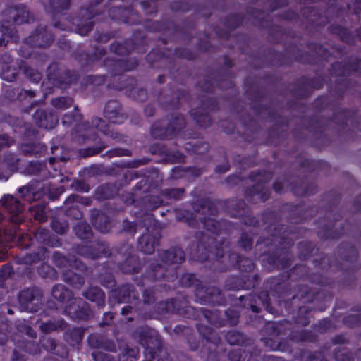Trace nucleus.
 Returning a JSON list of instances; mask_svg holds the SVG:
<instances>
[{
    "label": "nucleus",
    "mask_w": 361,
    "mask_h": 361,
    "mask_svg": "<svg viewBox=\"0 0 361 361\" xmlns=\"http://www.w3.org/2000/svg\"><path fill=\"white\" fill-rule=\"evenodd\" d=\"M23 72L25 75L34 82H38L41 79L40 73L31 67L24 66Z\"/></svg>",
    "instance_id": "obj_40"
},
{
    "label": "nucleus",
    "mask_w": 361,
    "mask_h": 361,
    "mask_svg": "<svg viewBox=\"0 0 361 361\" xmlns=\"http://www.w3.org/2000/svg\"><path fill=\"white\" fill-rule=\"evenodd\" d=\"M201 235H203V238L200 241L199 244L197 245V254L196 255H194L193 257H196L197 259L200 261H205L209 257L208 250L204 245L205 243H207V241L205 240V238L209 239V238L203 233H201Z\"/></svg>",
    "instance_id": "obj_32"
},
{
    "label": "nucleus",
    "mask_w": 361,
    "mask_h": 361,
    "mask_svg": "<svg viewBox=\"0 0 361 361\" xmlns=\"http://www.w3.org/2000/svg\"><path fill=\"white\" fill-rule=\"evenodd\" d=\"M66 326V323L62 319L56 321H48L42 322L39 325L40 329L46 334H49L54 331L63 330Z\"/></svg>",
    "instance_id": "obj_29"
},
{
    "label": "nucleus",
    "mask_w": 361,
    "mask_h": 361,
    "mask_svg": "<svg viewBox=\"0 0 361 361\" xmlns=\"http://www.w3.org/2000/svg\"><path fill=\"white\" fill-rule=\"evenodd\" d=\"M100 348H103V349L110 351V352H116V347L115 343L112 341L105 339L104 338H103Z\"/></svg>",
    "instance_id": "obj_56"
},
{
    "label": "nucleus",
    "mask_w": 361,
    "mask_h": 361,
    "mask_svg": "<svg viewBox=\"0 0 361 361\" xmlns=\"http://www.w3.org/2000/svg\"><path fill=\"white\" fill-rule=\"evenodd\" d=\"M198 331L203 336L207 339H210V335L212 334V329L209 327L204 326L203 324L197 325Z\"/></svg>",
    "instance_id": "obj_58"
},
{
    "label": "nucleus",
    "mask_w": 361,
    "mask_h": 361,
    "mask_svg": "<svg viewBox=\"0 0 361 361\" xmlns=\"http://www.w3.org/2000/svg\"><path fill=\"white\" fill-rule=\"evenodd\" d=\"M66 341L71 345L78 343L82 340V334L79 330L74 329L67 333L66 335Z\"/></svg>",
    "instance_id": "obj_43"
},
{
    "label": "nucleus",
    "mask_w": 361,
    "mask_h": 361,
    "mask_svg": "<svg viewBox=\"0 0 361 361\" xmlns=\"http://www.w3.org/2000/svg\"><path fill=\"white\" fill-rule=\"evenodd\" d=\"M35 238L40 243L50 245V233L44 228L40 227L35 232Z\"/></svg>",
    "instance_id": "obj_36"
},
{
    "label": "nucleus",
    "mask_w": 361,
    "mask_h": 361,
    "mask_svg": "<svg viewBox=\"0 0 361 361\" xmlns=\"http://www.w3.org/2000/svg\"><path fill=\"white\" fill-rule=\"evenodd\" d=\"M3 13L8 24L21 25L29 23L32 18L27 8L22 4L8 8Z\"/></svg>",
    "instance_id": "obj_9"
},
{
    "label": "nucleus",
    "mask_w": 361,
    "mask_h": 361,
    "mask_svg": "<svg viewBox=\"0 0 361 361\" xmlns=\"http://www.w3.org/2000/svg\"><path fill=\"white\" fill-rule=\"evenodd\" d=\"M3 160L5 169H11L17 163V159L12 154H6Z\"/></svg>",
    "instance_id": "obj_54"
},
{
    "label": "nucleus",
    "mask_w": 361,
    "mask_h": 361,
    "mask_svg": "<svg viewBox=\"0 0 361 361\" xmlns=\"http://www.w3.org/2000/svg\"><path fill=\"white\" fill-rule=\"evenodd\" d=\"M228 209L231 215L235 217H242L248 212V208L241 200H233L229 202Z\"/></svg>",
    "instance_id": "obj_25"
},
{
    "label": "nucleus",
    "mask_w": 361,
    "mask_h": 361,
    "mask_svg": "<svg viewBox=\"0 0 361 361\" xmlns=\"http://www.w3.org/2000/svg\"><path fill=\"white\" fill-rule=\"evenodd\" d=\"M113 295L118 302H132L138 298V292L130 284H125L120 286L117 290L114 291Z\"/></svg>",
    "instance_id": "obj_15"
},
{
    "label": "nucleus",
    "mask_w": 361,
    "mask_h": 361,
    "mask_svg": "<svg viewBox=\"0 0 361 361\" xmlns=\"http://www.w3.org/2000/svg\"><path fill=\"white\" fill-rule=\"evenodd\" d=\"M49 3L55 11H60L68 8L70 0H49Z\"/></svg>",
    "instance_id": "obj_42"
},
{
    "label": "nucleus",
    "mask_w": 361,
    "mask_h": 361,
    "mask_svg": "<svg viewBox=\"0 0 361 361\" xmlns=\"http://www.w3.org/2000/svg\"><path fill=\"white\" fill-rule=\"evenodd\" d=\"M82 200V199L77 195H70L64 202L66 207V215L75 219H81L82 217V213L80 210L78 203L85 204V202Z\"/></svg>",
    "instance_id": "obj_17"
},
{
    "label": "nucleus",
    "mask_w": 361,
    "mask_h": 361,
    "mask_svg": "<svg viewBox=\"0 0 361 361\" xmlns=\"http://www.w3.org/2000/svg\"><path fill=\"white\" fill-rule=\"evenodd\" d=\"M30 212L36 220H38L41 222L45 221L47 220L44 212V207L43 206L37 205L35 207H32L30 208Z\"/></svg>",
    "instance_id": "obj_41"
},
{
    "label": "nucleus",
    "mask_w": 361,
    "mask_h": 361,
    "mask_svg": "<svg viewBox=\"0 0 361 361\" xmlns=\"http://www.w3.org/2000/svg\"><path fill=\"white\" fill-rule=\"evenodd\" d=\"M92 357L95 361H114L110 355L99 351L93 352Z\"/></svg>",
    "instance_id": "obj_55"
},
{
    "label": "nucleus",
    "mask_w": 361,
    "mask_h": 361,
    "mask_svg": "<svg viewBox=\"0 0 361 361\" xmlns=\"http://www.w3.org/2000/svg\"><path fill=\"white\" fill-rule=\"evenodd\" d=\"M51 228L56 233L62 235L68 230V224L66 221L54 219L51 221Z\"/></svg>",
    "instance_id": "obj_39"
},
{
    "label": "nucleus",
    "mask_w": 361,
    "mask_h": 361,
    "mask_svg": "<svg viewBox=\"0 0 361 361\" xmlns=\"http://www.w3.org/2000/svg\"><path fill=\"white\" fill-rule=\"evenodd\" d=\"M73 229L75 235L80 239H89L92 235L90 226L85 222H79Z\"/></svg>",
    "instance_id": "obj_30"
},
{
    "label": "nucleus",
    "mask_w": 361,
    "mask_h": 361,
    "mask_svg": "<svg viewBox=\"0 0 361 361\" xmlns=\"http://www.w3.org/2000/svg\"><path fill=\"white\" fill-rule=\"evenodd\" d=\"M143 300L145 303H150L154 301V295L152 291L145 290L143 292Z\"/></svg>",
    "instance_id": "obj_63"
},
{
    "label": "nucleus",
    "mask_w": 361,
    "mask_h": 361,
    "mask_svg": "<svg viewBox=\"0 0 361 361\" xmlns=\"http://www.w3.org/2000/svg\"><path fill=\"white\" fill-rule=\"evenodd\" d=\"M183 188H171V189H165L163 190V194L166 196L169 199H172L174 200H178L182 198L184 194Z\"/></svg>",
    "instance_id": "obj_38"
},
{
    "label": "nucleus",
    "mask_w": 361,
    "mask_h": 361,
    "mask_svg": "<svg viewBox=\"0 0 361 361\" xmlns=\"http://www.w3.org/2000/svg\"><path fill=\"white\" fill-rule=\"evenodd\" d=\"M100 283L106 287H113L115 285L114 278L111 274H108L106 276H104L101 275L99 276Z\"/></svg>",
    "instance_id": "obj_53"
},
{
    "label": "nucleus",
    "mask_w": 361,
    "mask_h": 361,
    "mask_svg": "<svg viewBox=\"0 0 361 361\" xmlns=\"http://www.w3.org/2000/svg\"><path fill=\"white\" fill-rule=\"evenodd\" d=\"M159 257L165 265L180 264L185 260V255L183 250L176 247L160 251Z\"/></svg>",
    "instance_id": "obj_13"
},
{
    "label": "nucleus",
    "mask_w": 361,
    "mask_h": 361,
    "mask_svg": "<svg viewBox=\"0 0 361 361\" xmlns=\"http://www.w3.org/2000/svg\"><path fill=\"white\" fill-rule=\"evenodd\" d=\"M106 155L109 157H114V156H126L129 155L128 150L123 149H116L111 151H109L106 153Z\"/></svg>",
    "instance_id": "obj_59"
},
{
    "label": "nucleus",
    "mask_w": 361,
    "mask_h": 361,
    "mask_svg": "<svg viewBox=\"0 0 361 361\" xmlns=\"http://www.w3.org/2000/svg\"><path fill=\"white\" fill-rule=\"evenodd\" d=\"M33 118L37 126L46 129H52L58 123V118L55 115L43 109L37 110Z\"/></svg>",
    "instance_id": "obj_14"
},
{
    "label": "nucleus",
    "mask_w": 361,
    "mask_h": 361,
    "mask_svg": "<svg viewBox=\"0 0 361 361\" xmlns=\"http://www.w3.org/2000/svg\"><path fill=\"white\" fill-rule=\"evenodd\" d=\"M161 230L157 226L147 228V231L138 240L139 249L145 254H152L161 239Z\"/></svg>",
    "instance_id": "obj_7"
},
{
    "label": "nucleus",
    "mask_w": 361,
    "mask_h": 361,
    "mask_svg": "<svg viewBox=\"0 0 361 361\" xmlns=\"http://www.w3.org/2000/svg\"><path fill=\"white\" fill-rule=\"evenodd\" d=\"M195 214H191L194 221H200L203 227L212 233L220 231V224L212 216L217 213L214 202L209 200H200L193 204Z\"/></svg>",
    "instance_id": "obj_1"
},
{
    "label": "nucleus",
    "mask_w": 361,
    "mask_h": 361,
    "mask_svg": "<svg viewBox=\"0 0 361 361\" xmlns=\"http://www.w3.org/2000/svg\"><path fill=\"white\" fill-rule=\"evenodd\" d=\"M75 252L80 256L90 259H95L102 255H109V247L104 243L93 242L90 245H81L77 246Z\"/></svg>",
    "instance_id": "obj_10"
},
{
    "label": "nucleus",
    "mask_w": 361,
    "mask_h": 361,
    "mask_svg": "<svg viewBox=\"0 0 361 361\" xmlns=\"http://www.w3.org/2000/svg\"><path fill=\"white\" fill-rule=\"evenodd\" d=\"M105 117L111 122L119 123L124 119L121 114V107L118 102L116 100L109 101L104 109Z\"/></svg>",
    "instance_id": "obj_18"
},
{
    "label": "nucleus",
    "mask_w": 361,
    "mask_h": 361,
    "mask_svg": "<svg viewBox=\"0 0 361 361\" xmlns=\"http://www.w3.org/2000/svg\"><path fill=\"white\" fill-rule=\"evenodd\" d=\"M54 40L51 34L46 30L44 26L39 25L27 39L26 43L32 47H45Z\"/></svg>",
    "instance_id": "obj_11"
},
{
    "label": "nucleus",
    "mask_w": 361,
    "mask_h": 361,
    "mask_svg": "<svg viewBox=\"0 0 361 361\" xmlns=\"http://www.w3.org/2000/svg\"><path fill=\"white\" fill-rule=\"evenodd\" d=\"M141 344L143 346H145L146 348L149 349V352L147 353V354H149V355L150 361H153V360L154 359V353L152 350L149 340H146L145 342L142 341Z\"/></svg>",
    "instance_id": "obj_64"
},
{
    "label": "nucleus",
    "mask_w": 361,
    "mask_h": 361,
    "mask_svg": "<svg viewBox=\"0 0 361 361\" xmlns=\"http://www.w3.org/2000/svg\"><path fill=\"white\" fill-rule=\"evenodd\" d=\"M23 61L14 60L9 53L0 54L1 76L8 82L15 80L19 68H22Z\"/></svg>",
    "instance_id": "obj_6"
},
{
    "label": "nucleus",
    "mask_w": 361,
    "mask_h": 361,
    "mask_svg": "<svg viewBox=\"0 0 361 361\" xmlns=\"http://www.w3.org/2000/svg\"><path fill=\"white\" fill-rule=\"evenodd\" d=\"M42 293L36 288H27L19 294L21 307L28 312H36L41 305Z\"/></svg>",
    "instance_id": "obj_8"
},
{
    "label": "nucleus",
    "mask_w": 361,
    "mask_h": 361,
    "mask_svg": "<svg viewBox=\"0 0 361 361\" xmlns=\"http://www.w3.org/2000/svg\"><path fill=\"white\" fill-rule=\"evenodd\" d=\"M234 258L237 259L239 269L242 271L249 272L254 269L255 264L249 258H244L241 257H236L235 255Z\"/></svg>",
    "instance_id": "obj_37"
},
{
    "label": "nucleus",
    "mask_w": 361,
    "mask_h": 361,
    "mask_svg": "<svg viewBox=\"0 0 361 361\" xmlns=\"http://www.w3.org/2000/svg\"><path fill=\"white\" fill-rule=\"evenodd\" d=\"M82 295L87 300L97 303L98 306L104 305V293L98 287H90L82 293Z\"/></svg>",
    "instance_id": "obj_22"
},
{
    "label": "nucleus",
    "mask_w": 361,
    "mask_h": 361,
    "mask_svg": "<svg viewBox=\"0 0 361 361\" xmlns=\"http://www.w3.org/2000/svg\"><path fill=\"white\" fill-rule=\"evenodd\" d=\"M64 312L72 319H88L92 316L89 304L80 298H73L66 305Z\"/></svg>",
    "instance_id": "obj_5"
},
{
    "label": "nucleus",
    "mask_w": 361,
    "mask_h": 361,
    "mask_svg": "<svg viewBox=\"0 0 361 361\" xmlns=\"http://www.w3.org/2000/svg\"><path fill=\"white\" fill-rule=\"evenodd\" d=\"M105 148V145H101L99 147H88L87 149H81L80 151V154L84 157L93 156L100 153Z\"/></svg>",
    "instance_id": "obj_46"
},
{
    "label": "nucleus",
    "mask_w": 361,
    "mask_h": 361,
    "mask_svg": "<svg viewBox=\"0 0 361 361\" xmlns=\"http://www.w3.org/2000/svg\"><path fill=\"white\" fill-rule=\"evenodd\" d=\"M92 224L96 229L103 233L109 232L111 228L109 217L99 212H97V216L93 218Z\"/></svg>",
    "instance_id": "obj_26"
},
{
    "label": "nucleus",
    "mask_w": 361,
    "mask_h": 361,
    "mask_svg": "<svg viewBox=\"0 0 361 361\" xmlns=\"http://www.w3.org/2000/svg\"><path fill=\"white\" fill-rule=\"evenodd\" d=\"M203 316L204 317L205 319L212 324H215L217 322L216 319V317H214V314L212 312H209L206 310H202Z\"/></svg>",
    "instance_id": "obj_60"
},
{
    "label": "nucleus",
    "mask_w": 361,
    "mask_h": 361,
    "mask_svg": "<svg viewBox=\"0 0 361 361\" xmlns=\"http://www.w3.org/2000/svg\"><path fill=\"white\" fill-rule=\"evenodd\" d=\"M253 240L250 234L244 233L242 234L239 243L240 245L245 250H250L252 248Z\"/></svg>",
    "instance_id": "obj_44"
},
{
    "label": "nucleus",
    "mask_w": 361,
    "mask_h": 361,
    "mask_svg": "<svg viewBox=\"0 0 361 361\" xmlns=\"http://www.w3.org/2000/svg\"><path fill=\"white\" fill-rule=\"evenodd\" d=\"M192 116L196 122L202 127H207L211 124V120L207 114H202L200 110L194 109L191 112Z\"/></svg>",
    "instance_id": "obj_34"
},
{
    "label": "nucleus",
    "mask_w": 361,
    "mask_h": 361,
    "mask_svg": "<svg viewBox=\"0 0 361 361\" xmlns=\"http://www.w3.org/2000/svg\"><path fill=\"white\" fill-rule=\"evenodd\" d=\"M96 130L101 131L104 135H108L113 139L118 137V133L109 130L105 121L98 117L94 118L92 120L91 125L89 122H84L77 126V131L79 133V135L82 137L84 139L94 140L96 136Z\"/></svg>",
    "instance_id": "obj_4"
},
{
    "label": "nucleus",
    "mask_w": 361,
    "mask_h": 361,
    "mask_svg": "<svg viewBox=\"0 0 361 361\" xmlns=\"http://www.w3.org/2000/svg\"><path fill=\"white\" fill-rule=\"evenodd\" d=\"M248 195L253 198V200L266 201L269 197V190L264 185L258 183L254 185L248 192Z\"/></svg>",
    "instance_id": "obj_27"
},
{
    "label": "nucleus",
    "mask_w": 361,
    "mask_h": 361,
    "mask_svg": "<svg viewBox=\"0 0 361 361\" xmlns=\"http://www.w3.org/2000/svg\"><path fill=\"white\" fill-rule=\"evenodd\" d=\"M138 354V349L136 348H130L127 347L125 349V353L119 356L120 361L124 360L126 357H130L131 359L136 358Z\"/></svg>",
    "instance_id": "obj_48"
},
{
    "label": "nucleus",
    "mask_w": 361,
    "mask_h": 361,
    "mask_svg": "<svg viewBox=\"0 0 361 361\" xmlns=\"http://www.w3.org/2000/svg\"><path fill=\"white\" fill-rule=\"evenodd\" d=\"M42 347L47 351L53 352L56 348L55 340L50 337H43L40 340Z\"/></svg>",
    "instance_id": "obj_45"
},
{
    "label": "nucleus",
    "mask_w": 361,
    "mask_h": 361,
    "mask_svg": "<svg viewBox=\"0 0 361 361\" xmlns=\"http://www.w3.org/2000/svg\"><path fill=\"white\" fill-rule=\"evenodd\" d=\"M133 48V45L130 42H126L123 44L115 42L111 45V50L118 55L128 54Z\"/></svg>",
    "instance_id": "obj_33"
},
{
    "label": "nucleus",
    "mask_w": 361,
    "mask_h": 361,
    "mask_svg": "<svg viewBox=\"0 0 361 361\" xmlns=\"http://www.w3.org/2000/svg\"><path fill=\"white\" fill-rule=\"evenodd\" d=\"M140 262L135 255L129 256L119 266L121 270L126 274L137 273L140 271Z\"/></svg>",
    "instance_id": "obj_24"
},
{
    "label": "nucleus",
    "mask_w": 361,
    "mask_h": 361,
    "mask_svg": "<svg viewBox=\"0 0 361 361\" xmlns=\"http://www.w3.org/2000/svg\"><path fill=\"white\" fill-rule=\"evenodd\" d=\"M1 206L11 214V221L15 224L13 231L5 230L4 234L8 235L9 240L19 238L20 235L17 234V224L23 220L22 213L24 209L23 204L15 197L11 195H4L0 200Z\"/></svg>",
    "instance_id": "obj_2"
},
{
    "label": "nucleus",
    "mask_w": 361,
    "mask_h": 361,
    "mask_svg": "<svg viewBox=\"0 0 361 361\" xmlns=\"http://www.w3.org/2000/svg\"><path fill=\"white\" fill-rule=\"evenodd\" d=\"M133 97L139 101L143 102L147 98V93L144 89H133L132 91Z\"/></svg>",
    "instance_id": "obj_51"
},
{
    "label": "nucleus",
    "mask_w": 361,
    "mask_h": 361,
    "mask_svg": "<svg viewBox=\"0 0 361 361\" xmlns=\"http://www.w3.org/2000/svg\"><path fill=\"white\" fill-rule=\"evenodd\" d=\"M185 125V120L179 114L172 115L171 118L161 123H154L151 129L152 136L164 138L172 136L179 132Z\"/></svg>",
    "instance_id": "obj_3"
},
{
    "label": "nucleus",
    "mask_w": 361,
    "mask_h": 361,
    "mask_svg": "<svg viewBox=\"0 0 361 361\" xmlns=\"http://www.w3.org/2000/svg\"><path fill=\"white\" fill-rule=\"evenodd\" d=\"M103 337L98 334H92L88 338L90 346L93 348H100Z\"/></svg>",
    "instance_id": "obj_47"
},
{
    "label": "nucleus",
    "mask_w": 361,
    "mask_h": 361,
    "mask_svg": "<svg viewBox=\"0 0 361 361\" xmlns=\"http://www.w3.org/2000/svg\"><path fill=\"white\" fill-rule=\"evenodd\" d=\"M52 259L54 264L59 268L67 269L66 268L68 267H73L82 271L87 269L85 264L75 259L73 256L66 258L59 252H54Z\"/></svg>",
    "instance_id": "obj_12"
},
{
    "label": "nucleus",
    "mask_w": 361,
    "mask_h": 361,
    "mask_svg": "<svg viewBox=\"0 0 361 361\" xmlns=\"http://www.w3.org/2000/svg\"><path fill=\"white\" fill-rule=\"evenodd\" d=\"M44 166L39 162H31L27 166V171L30 174L36 175L43 171Z\"/></svg>",
    "instance_id": "obj_50"
},
{
    "label": "nucleus",
    "mask_w": 361,
    "mask_h": 361,
    "mask_svg": "<svg viewBox=\"0 0 361 361\" xmlns=\"http://www.w3.org/2000/svg\"><path fill=\"white\" fill-rule=\"evenodd\" d=\"M81 19L76 20L77 32L81 35H87L93 27V22L91 20L94 17L92 11L82 9L80 11Z\"/></svg>",
    "instance_id": "obj_16"
},
{
    "label": "nucleus",
    "mask_w": 361,
    "mask_h": 361,
    "mask_svg": "<svg viewBox=\"0 0 361 361\" xmlns=\"http://www.w3.org/2000/svg\"><path fill=\"white\" fill-rule=\"evenodd\" d=\"M18 192L24 201L31 202L41 197V192L32 184H28L18 189Z\"/></svg>",
    "instance_id": "obj_23"
},
{
    "label": "nucleus",
    "mask_w": 361,
    "mask_h": 361,
    "mask_svg": "<svg viewBox=\"0 0 361 361\" xmlns=\"http://www.w3.org/2000/svg\"><path fill=\"white\" fill-rule=\"evenodd\" d=\"M62 277L66 283L77 289H80L85 282L84 277L75 274L71 269H63L62 271Z\"/></svg>",
    "instance_id": "obj_20"
},
{
    "label": "nucleus",
    "mask_w": 361,
    "mask_h": 361,
    "mask_svg": "<svg viewBox=\"0 0 361 361\" xmlns=\"http://www.w3.org/2000/svg\"><path fill=\"white\" fill-rule=\"evenodd\" d=\"M47 251L44 247H40L38 252L26 254L23 258L25 264H31L38 261H44L47 257Z\"/></svg>",
    "instance_id": "obj_31"
},
{
    "label": "nucleus",
    "mask_w": 361,
    "mask_h": 361,
    "mask_svg": "<svg viewBox=\"0 0 361 361\" xmlns=\"http://www.w3.org/2000/svg\"><path fill=\"white\" fill-rule=\"evenodd\" d=\"M152 271L155 280H160L166 276L165 268L162 265L157 264L152 268Z\"/></svg>",
    "instance_id": "obj_52"
},
{
    "label": "nucleus",
    "mask_w": 361,
    "mask_h": 361,
    "mask_svg": "<svg viewBox=\"0 0 361 361\" xmlns=\"http://www.w3.org/2000/svg\"><path fill=\"white\" fill-rule=\"evenodd\" d=\"M250 301H253L255 304H251V309L254 312H259L260 306L264 307V309L272 313V307L269 306V297L266 292H262L258 295H253L250 299Z\"/></svg>",
    "instance_id": "obj_19"
},
{
    "label": "nucleus",
    "mask_w": 361,
    "mask_h": 361,
    "mask_svg": "<svg viewBox=\"0 0 361 361\" xmlns=\"http://www.w3.org/2000/svg\"><path fill=\"white\" fill-rule=\"evenodd\" d=\"M123 228L132 234H134L136 232L135 225L128 221H123Z\"/></svg>",
    "instance_id": "obj_62"
},
{
    "label": "nucleus",
    "mask_w": 361,
    "mask_h": 361,
    "mask_svg": "<svg viewBox=\"0 0 361 361\" xmlns=\"http://www.w3.org/2000/svg\"><path fill=\"white\" fill-rule=\"evenodd\" d=\"M52 295L58 301L66 302V305L74 298L72 291L62 284H57L53 287Z\"/></svg>",
    "instance_id": "obj_21"
},
{
    "label": "nucleus",
    "mask_w": 361,
    "mask_h": 361,
    "mask_svg": "<svg viewBox=\"0 0 361 361\" xmlns=\"http://www.w3.org/2000/svg\"><path fill=\"white\" fill-rule=\"evenodd\" d=\"M181 283L183 286H190L194 284V276L192 274H185L182 277Z\"/></svg>",
    "instance_id": "obj_61"
},
{
    "label": "nucleus",
    "mask_w": 361,
    "mask_h": 361,
    "mask_svg": "<svg viewBox=\"0 0 361 361\" xmlns=\"http://www.w3.org/2000/svg\"><path fill=\"white\" fill-rule=\"evenodd\" d=\"M242 336L235 332H228L226 335L227 341L231 345H238L242 341Z\"/></svg>",
    "instance_id": "obj_49"
},
{
    "label": "nucleus",
    "mask_w": 361,
    "mask_h": 361,
    "mask_svg": "<svg viewBox=\"0 0 361 361\" xmlns=\"http://www.w3.org/2000/svg\"><path fill=\"white\" fill-rule=\"evenodd\" d=\"M202 293L203 290L200 289L197 290L196 295L197 297L202 298L204 302L214 303L219 301L220 291L219 289L214 287L207 288L205 290V296L202 295Z\"/></svg>",
    "instance_id": "obj_28"
},
{
    "label": "nucleus",
    "mask_w": 361,
    "mask_h": 361,
    "mask_svg": "<svg viewBox=\"0 0 361 361\" xmlns=\"http://www.w3.org/2000/svg\"><path fill=\"white\" fill-rule=\"evenodd\" d=\"M13 142L12 138L5 134H0V149L10 147Z\"/></svg>",
    "instance_id": "obj_57"
},
{
    "label": "nucleus",
    "mask_w": 361,
    "mask_h": 361,
    "mask_svg": "<svg viewBox=\"0 0 361 361\" xmlns=\"http://www.w3.org/2000/svg\"><path fill=\"white\" fill-rule=\"evenodd\" d=\"M52 105L61 110L69 108L73 104V99L71 97H59L51 100Z\"/></svg>",
    "instance_id": "obj_35"
}]
</instances>
